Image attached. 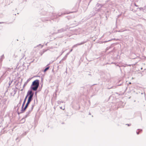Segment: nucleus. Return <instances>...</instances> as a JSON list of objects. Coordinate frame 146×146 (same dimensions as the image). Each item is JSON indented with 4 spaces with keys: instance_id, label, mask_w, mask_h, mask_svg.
<instances>
[{
    "instance_id": "obj_46",
    "label": "nucleus",
    "mask_w": 146,
    "mask_h": 146,
    "mask_svg": "<svg viewBox=\"0 0 146 146\" xmlns=\"http://www.w3.org/2000/svg\"><path fill=\"white\" fill-rule=\"evenodd\" d=\"M60 102H62V103H63V101H61Z\"/></svg>"
},
{
    "instance_id": "obj_23",
    "label": "nucleus",
    "mask_w": 146,
    "mask_h": 146,
    "mask_svg": "<svg viewBox=\"0 0 146 146\" xmlns=\"http://www.w3.org/2000/svg\"><path fill=\"white\" fill-rule=\"evenodd\" d=\"M32 78H29L27 80V82H29L30 81V80L32 79Z\"/></svg>"
},
{
    "instance_id": "obj_11",
    "label": "nucleus",
    "mask_w": 146,
    "mask_h": 146,
    "mask_svg": "<svg viewBox=\"0 0 146 146\" xmlns=\"http://www.w3.org/2000/svg\"><path fill=\"white\" fill-rule=\"evenodd\" d=\"M66 30V29H64V28H62L60 29L59 30H58V33H61L62 32L65 31Z\"/></svg>"
},
{
    "instance_id": "obj_33",
    "label": "nucleus",
    "mask_w": 146,
    "mask_h": 146,
    "mask_svg": "<svg viewBox=\"0 0 146 146\" xmlns=\"http://www.w3.org/2000/svg\"><path fill=\"white\" fill-rule=\"evenodd\" d=\"M27 84H26V83H25L24 85H23V87H24Z\"/></svg>"
},
{
    "instance_id": "obj_9",
    "label": "nucleus",
    "mask_w": 146,
    "mask_h": 146,
    "mask_svg": "<svg viewBox=\"0 0 146 146\" xmlns=\"http://www.w3.org/2000/svg\"><path fill=\"white\" fill-rule=\"evenodd\" d=\"M49 65V64H47L46 67H45V68L43 72H46L49 69L50 66H48V65Z\"/></svg>"
},
{
    "instance_id": "obj_22",
    "label": "nucleus",
    "mask_w": 146,
    "mask_h": 146,
    "mask_svg": "<svg viewBox=\"0 0 146 146\" xmlns=\"http://www.w3.org/2000/svg\"><path fill=\"white\" fill-rule=\"evenodd\" d=\"M143 7H141L140 8H138L137 9H139V10L140 11H142V9H143Z\"/></svg>"
},
{
    "instance_id": "obj_10",
    "label": "nucleus",
    "mask_w": 146,
    "mask_h": 146,
    "mask_svg": "<svg viewBox=\"0 0 146 146\" xmlns=\"http://www.w3.org/2000/svg\"><path fill=\"white\" fill-rule=\"evenodd\" d=\"M6 72H5L4 73H3V74L2 75V76H1L0 78V81L1 80H2L4 79L5 78V77L6 76V75H5V74L6 73Z\"/></svg>"
},
{
    "instance_id": "obj_13",
    "label": "nucleus",
    "mask_w": 146,
    "mask_h": 146,
    "mask_svg": "<svg viewBox=\"0 0 146 146\" xmlns=\"http://www.w3.org/2000/svg\"><path fill=\"white\" fill-rule=\"evenodd\" d=\"M27 98L28 97H27V96H25L24 99V100L23 101V103L22 104V105H23V107H24V106H25V103L26 102V100Z\"/></svg>"
},
{
    "instance_id": "obj_24",
    "label": "nucleus",
    "mask_w": 146,
    "mask_h": 146,
    "mask_svg": "<svg viewBox=\"0 0 146 146\" xmlns=\"http://www.w3.org/2000/svg\"><path fill=\"white\" fill-rule=\"evenodd\" d=\"M20 137H17L16 139V140L17 141V139H19V141H20Z\"/></svg>"
},
{
    "instance_id": "obj_58",
    "label": "nucleus",
    "mask_w": 146,
    "mask_h": 146,
    "mask_svg": "<svg viewBox=\"0 0 146 146\" xmlns=\"http://www.w3.org/2000/svg\"><path fill=\"white\" fill-rule=\"evenodd\" d=\"M0 99H1L0 98Z\"/></svg>"
},
{
    "instance_id": "obj_47",
    "label": "nucleus",
    "mask_w": 146,
    "mask_h": 146,
    "mask_svg": "<svg viewBox=\"0 0 146 146\" xmlns=\"http://www.w3.org/2000/svg\"><path fill=\"white\" fill-rule=\"evenodd\" d=\"M60 109H62V107H60Z\"/></svg>"
},
{
    "instance_id": "obj_7",
    "label": "nucleus",
    "mask_w": 146,
    "mask_h": 146,
    "mask_svg": "<svg viewBox=\"0 0 146 146\" xmlns=\"http://www.w3.org/2000/svg\"><path fill=\"white\" fill-rule=\"evenodd\" d=\"M103 6V5L98 3L96 5V7H99V8H98L97 9V10H96L97 11L96 12V13H97L98 12L100 11V8H101Z\"/></svg>"
},
{
    "instance_id": "obj_8",
    "label": "nucleus",
    "mask_w": 146,
    "mask_h": 146,
    "mask_svg": "<svg viewBox=\"0 0 146 146\" xmlns=\"http://www.w3.org/2000/svg\"><path fill=\"white\" fill-rule=\"evenodd\" d=\"M27 101V103L29 104H30L31 101L33 100V98L28 97Z\"/></svg>"
},
{
    "instance_id": "obj_31",
    "label": "nucleus",
    "mask_w": 146,
    "mask_h": 146,
    "mask_svg": "<svg viewBox=\"0 0 146 146\" xmlns=\"http://www.w3.org/2000/svg\"><path fill=\"white\" fill-rule=\"evenodd\" d=\"M110 48V47H107V48H106V50H109V48Z\"/></svg>"
},
{
    "instance_id": "obj_35",
    "label": "nucleus",
    "mask_w": 146,
    "mask_h": 146,
    "mask_svg": "<svg viewBox=\"0 0 146 146\" xmlns=\"http://www.w3.org/2000/svg\"><path fill=\"white\" fill-rule=\"evenodd\" d=\"M123 31H124L119 30L118 31L119 32H123Z\"/></svg>"
},
{
    "instance_id": "obj_48",
    "label": "nucleus",
    "mask_w": 146,
    "mask_h": 146,
    "mask_svg": "<svg viewBox=\"0 0 146 146\" xmlns=\"http://www.w3.org/2000/svg\"><path fill=\"white\" fill-rule=\"evenodd\" d=\"M61 61H62V60H61V61H60V62H59V63H61Z\"/></svg>"
},
{
    "instance_id": "obj_34",
    "label": "nucleus",
    "mask_w": 146,
    "mask_h": 146,
    "mask_svg": "<svg viewBox=\"0 0 146 146\" xmlns=\"http://www.w3.org/2000/svg\"><path fill=\"white\" fill-rule=\"evenodd\" d=\"M17 90H14V94H16V92H17Z\"/></svg>"
},
{
    "instance_id": "obj_1",
    "label": "nucleus",
    "mask_w": 146,
    "mask_h": 146,
    "mask_svg": "<svg viewBox=\"0 0 146 146\" xmlns=\"http://www.w3.org/2000/svg\"><path fill=\"white\" fill-rule=\"evenodd\" d=\"M45 8H44L41 10V11L40 12V14L42 15H46L47 16L50 15V14H51L50 13L48 12L47 11H46ZM70 13H71V12H69L68 11L65 12L64 13H62L61 14H52V15L50 17V16L48 17H49L44 18H42V20L43 22H45L46 21H50V19H51L53 20V21H55L54 19H56L59 17L62 16L66 14H69Z\"/></svg>"
},
{
    "instance_id": "obj_30",
    "label": "nucleus",
    "mask_w": 146,
    "mask_h": 146,
    "mask_svg": "<svg viewBox=\"0 0 146 146\" xmlns=\"http://www.w3.org/2000/svg\"><path fill=\"white\" fill-rule=\"evenodd\" d=\"M37 93V91H36V92H35V96H36Z\"/></svg>"
},
{
    "instance_id": "obj_41",
    "label": "nucleus",
    "mask_w": 146,
    "mask_h": 146,
    "mask_svg": "<svg viewBox=\"0 0 146 146\" xmlns=\"http://www.w3.org/2000/svg\"><path fill=\"white\" fill-rule=\"evenodd\" d=\"M64 52V51L62 52H61V54H60V55H61Z\"/></svg>"
},
{
    "instance_id": "obj_55",
    "label": "nucleus",
    "mask_w": 146,
    "mask_h": 146,
    "mask_svg": "<svg viewBox=\"0 0 146 146\" xmlns=\"http://www.w3.org/2000/svg\"><path fill=\"white\" fill-rule=\"evenodd\" d=\"M129 84H131V82H130V83H129Z\"/></svg>"
},
{
    "instance_id": "obj_53",
    "label": "nucleus",
    "mask_w": 146,
    "mask_h": 146,
    "mask_svg": "<svg viewBox=\"0 0 146 146\" xmlns=\"http://www.w3.org/2000/svg\"><path fill=\"white\" fill-rule=\"evenodd\" d=\"M107 64H108V63H107Z\"/></svg>"
},
{
    "instance_id": "obj_25",
    "label": "nucleus",
    "mask_w": 146,
    "mask_h": 146,
    "mask_svg": "<svg viewBox=\"0 0 146 146\" xmlns=\"http://www.w3.org/2000/svg\"><path fill=\"white\" fill-rule=\"evenodd\" d=\"M60 103H61V102L59 101H58L57 102V103L58 104V105H59V104H60Z\"/></svg>"
},
{
    "instance_id": "obj_4",
    "label": "nucleus",
    "mask_w": 146,
    "mask_h": 146,
    "mask_svg": "<svg viewBox=\"0 0 146 146\" xmlns=\"http://www.w3.org/2000/svg\"><path fill=\"white\" fill-rule=\"evenodd\" d=\"M34 105H32V106L30 108H29L28 111H27L26 113V114L24 116L23 118H26L31 113V111L33 110L34 107Z\"/></svg>"
},
{
    "instance_id": "obj_29",
    "label": "nucleus",
    "mask_w": 146,
    "mask_h": 146,
    "mask_svg": "<svg viewBox=\"0 0 146 146\" xmlns=\"http://www.w3.org/2000/svg\"><path fill=\"white\" fill-rule=\"evenodd\" d=\"M126 125H127L128 126H129L131 125V124H126Z\"/></svg>"
},
{
    "instance_id": "obj_28",
    "label": "nucleus",
    "mask_w": 146,
    "mask_h": 146,
    "mask_svg": "<svg viewBox=\"0 0 146 146\" xmlns=\"http://www.w3.org/2000/svg\"><path fill=\"white\" fill-rule=\"evenodd\" d=\"M21 102H22V100L21 99H20V101L19 104L21 105Z\"/></svg>"
},
{
    "instance_id": "obj_57",
    "label": "nucleus",
    "mask_w": 146,
    "mask_h": 146,
    "mask_svg": "<svg viewBox=\"0 0 146 146\" xmlns=\"http://www.w3.org/2000/svg\"><path fill=\"white\" fill-rule=\"evenodd\" d=\"M141 119H142V117H141Z\"/></svg>"
},
{
    "instance_id": "obj_21",
    "label": "nucleus",
    "mask_w": 146,
    "mask_h": 146,
    "mask_svg": "<svg viewBox=\"0 0 146 146\" xmlns=\"http://www.w3.org/2000/svg\"><path fill=\"white\" fill-rule=\"evenodd\" d=\"M13 82V81L12 80V81H10L9 83V86H10L11 85V83H12V82Z\"/></svg>"
},
{
    "instance_id": "obj_39",
    "label": "nucleus",
    "mask_w": 146,
    "mask_h": 146,
    "mask_svg": "<svg viewBox=\"0 0 146 146\" xmlns=\"http://www.w3.org/2000/svg\"><path fill=\"white\" fill-rule=\"evenodd\" d=\"M28 82H27V81L26 82H25V83H26V84H27Z\"/></svg>"
},
{
    "instance_id": "obj_16",
    "label": "nucleus",
    "mask_w": 146,
    "mask_h": 146,
    "mask_svg": "<svg viewBox=\"0 0 146 146\" xmlns=\"http://www.w3.org/2000/svg\"><path fill=\"white\" fill-rule=\"evenodd\" d=\"M69 53H67L64 56V57L62 59V60H66L67 57V55L69 54Z\"/></svg>"
},
{
    "instance_id": "obj_36",
    "label": "nucleus",
    "mask_w": 146,
    "mask_h": 146,
    "mask_svg": "<svg viewBox=\"0 0 146 146\" xmlns=\"http://www.w3.org/2000/svg\"><path fill=\"white\" fill-rule=\"evenodd\" d=\"M111 40H108V41H104V42H108V41H111Z\"/></svg>"
},
{
    "instance_id": "obj_12",
    "label": "nucleus",
    "mask_w": 146,
    "mask_h": 146,
    "mask_svg": "<svg viewBox=\"0 0 146 146\" xmlns=\"http://www.w3.org/2000/svg\"><path fill=\"white\" fill-rule=\"evenodd\" d=\"M28 132L27 131H25V132H24L21 135H20V139H21V138L23 137Z\"/></svg>"
},
{
    "instance_id": "obj_14",
    "label": "nucleus",
    "mask_w": 146,
    "mask_h": 146,
    "mask_svg": "<svg viewBox=\"0 0 146 146\" xmlns=\"http://www.w3.org/2000/svg\"><path fill=\"white\" fill-rule=\"evenodd\" d=\"M142 131V130L141 129H137V131H136L137 134L138 135L139 134V133L141 132Z\"/></svg>"
},
{
    "instance_id": "obj_51",
    "label": "nucleus",
    "mask_w": 146,
    "mask_h": 146,
    "mask_svg": "<svg viewBox=\"0 0 146 146\" xmlns=\"http://www.w3.org/2000/svg\"><path fill=\"white\" fill-rule=\"evenodd\" d=\"M33 61H32V62H33Z\"/></svg>"
},
{
    "instance_id": "obj_15",
    "label": "nucleus",
    "mask_w": 146,
    "mask_h": 146,
    "mask_svg": "<svg viewBox=\"0 0 146 146\" xmlns=\"http://www.w3.org/2000/svg\"><path fill=\"white\" fill-rule=\"evenodd\" d=\"M4 58L5 57L4 56V54H3V55L1 56L0 58V63L2 62Z\"/></svg>"
},
{
    "instance_id": "obj_45",
    "label": "nucleus",
    "mask_w": 146,
    "mask_h": 146,
    "mask_svg": "<svg viewBox=\"0 0 146 146\" xmlns=\"http://www.w3.org/2000/svg\"><path fill=\"white\" fill-rule=\"evenodd\" d=\"M127 66H131V65L130 64H129V65H127Z\"/></svg>"
},
{
    "instance_id": "obj_49",
    "label": "nucleus",
    "mask_w": 146,
    "mask_h": 146,
    "mask_svg": "<svg viewBox=\"0 0 146 146\" xmlns=\"http://www.w3.org/2000/svg\"><path fill=\"white\" fill-rule=\"evenodd\" d=\"M114 63H113V62L111 63V64H114Z\"/></svg>"
},
{
    "instance_id": "obj_40",
    "label": "nucleus",
    "mask_w": 146,
    "mask_h": 146,
    "mask_svg": "<svg viewBox=\"0 0 146 146\" xmlns=\"http://www.w3.org/2000/svg\"><path fill=\"white\" fill-rule=\"evenodd\" d=\"M28 82H27V81L26 82H25V83H26V84H27Z\"/></svg>"
},
{
    "instance_id": "obj_50",
    "label": "nucleus",
    "mask_w": 146,
    "mask_h": 146,
    "mask_svg": "<svg viewBox=\"0 0 146 146\" xmlns=\"http://www.w3.org/2000/svg\"><path fill=\"white\" fill-rule=\"evenodd\" d=\"M142 69H143V68H141V70H142Z\"/></svg>"
},
{
    "instance_id": "obj_6",
    "label": "nucleus",
    "mask_w": 146,
    "mask_h": 146,
    "mask_svg": "<svg viewBox=\"0 0 146 146\" xmlns=\"http://www.w3.org/2000/svg\"><path fill=\"white\" fill-rule=\"evenodd\" d=\"M87 41H88V40L84 41L83 42H81L80 43H78L76 44H75L74 45L72 46V48H74L77 47L78 46L83 44H84V43H86L87 42Z\"/></svg>"
},
{
    "instance_id": "obj_52",
    "label": "nucleus",
    "mask_w": 146,
    "mask_h": 146,
    "mask_svg": "<svg viewBox=\"0 0 146 146\" xmlns=\"http://www.w3.org/2000/svg\"><path fill=\"white\" fill-rule=\"evenodd\" d=\"M89 115H91V113H89Z\"/></svg>"
},
{
    "instance_id": "obj_42",
    "label": "nucleus",
    "mask_w": 146,
    "mask_h": 146,
    "mask_svg": "<svg viewBox=\"0 0 146 146\" xmlns=\"http://www.w3.org/2000/svg\"><path fill=\"white\" fill-rule=\"evenodd\" d=\"M109 13V11H107V13Z\"/></svg>"
},
{
    "instance_id": "obj_20",
    "label": "nucleus",
    "mask_w": 146,
    "mask_h": 146,
    "mask_svg": "<svg viewBox=\"0 0 146 146\" xmlns=\"http://www.w3.org/2000/svg\"><path fill=\"white\" fill-rule=\"evenodd\" d=\"M21 106V105L18 104L17 105V108H19L20 107V106Z\"/></svg>"
},
{
    "instance_id": "obj_43",
    "label": "nucleus",
    "mask_w": 146,
    "mask_h": 146,
    "mask_svg": "<svg viewBox=\"0 0 146 146\" xmlns=\"http://www.w3.org/2000/svg\"><path fill=\"white\" fill-rule=\"evenodd\" d=\"M19 108H18L17 109V111H18V110H19Z\"/></svg>"
},
{
    "instance_id": "obj_3",
    "label": "nucleus",
    "mask_w": 146,
    "mask_h": 146,
    "mask_svg": "<svg viewBox=\"0 0 146 146\" xmlns=\"http://www.w3.org/2000/svg\"><path fill=\"white\" fill-rule=\"evenodd\" d=\"M32 89H30L27 92L26 96L27 97H30L31 98H33L34 95V92H32Z\"/></svg>"
},
{
    "instance_id": "obj_17",
    "label": "nucleus",
    "mask_w": 146,
    "mask_h": 146,
    "mask_svg": "<svg viewBox=\"0 0 146 146\" xmlns=\"http://www.w3.org/2000/svg\"><path fill=\"white\" fill-rule=\"evenodd\" d=\"M47 50H43V51L40 52L41 55H42V54L45 52Z\"/></svg>"
},
{
    "instance_id": "obj_32",
    "label": "nucleus",
    "mask_w": 146,
    "mask_h": 146,
    "mask_svg": "<svg viewBox=\"0 0 146 146\" xmlns=\"http://www.w3.org/2000/svg\"><path fill=\"white\" fill-rule=\"evenodd\" d=\"M6 23V22H0V24H3V23Z\"/></svg>"
},
{
    "instance_id": "obj_27",
    "label": "nucleus",
    "mask_w": 146,
    "mask_h": 146,
    "mask_svg": "<svg viewBox=\"0 0 146 146\" xmlns=\"http://www.w3.org/2000/svg\"><path fill=\"white\" fill-rule=\"evenodd\" d=\"M122 84H117V86H120Z\"/></svg>"
},
{
    "instance_id": "obj_5",
    "label": "nucleus",
    "mask_w": 146,
    "mask_h": 146,
    "mask_svg": "<svg viewBox=\"0 0 146 146\" xmlns=\"http://www.w3.org/2000/svg\"><path fill=\"white\" fill-rule=\"evenodd\" d=\"M29 104L27 103L25 105L24 107H23V105H22L21 109V113H24L26 109L28 107Z\"/></svg>"
},
{
    "instance_id": "obj_26",
    "label": "nucleus",
    "mask_w": 146,
    "mask_h": 146,
    "mask_svg": "<svg viewBox=\"0 0 146 146\" xmlns=\"http://www.w3.org/2000/svg\"><path fill=\"white\" fill-rule=\"evenodd\" d=\"M22 113L21 112H21H19V111H17V113L18 115H19L20 113Z\"/></svg>"
},
{
    "instance_id": "obj_38",
    "label": "nucleus",
    "mask_w": 146,
    "mask_h": 146,
    "mask_svg": "<svg viewBox=\"0 0 146 146\" xmlns=\"http://www.w3.org/2000/svg\"><path fill=\"white\" fill-rule=\"evenodd\" d=\"M134 5H135L136 6V7H138V5H136V4L135 3L134 4Z\"/></svg>"
},
{
    "instance_id": "obj_37",
    "label": "nucleus",
    "mask_w": 146,
    "mask_h": 146,
    "mask_svg": "<svg viewBox=\"0 0 146 146\" xmlns=\"http://www.w3.org/2000/svg\"><path fill=\"white\" fill-rule=\"evenodd\" d=\"M121 15V14H120V15H118V17L119 18V17Z\"/></svg>"
},
{
    "instance_id": "obj_18",
    "label": "nucleus",
    "mask_w": 146,
    "mask_h": 146,
    "mask_svg": "<svg viewBox=\"0 0 146 146\" xmlns=\"http://www.w3.org/2000/svg\"><path fill=\"white\" fill-rule=\"evenodd\" d=\"M109 15H110L109 14H107V13L106 14V20L108 18L109 16Z\"/></svg>"
},
{
    "instance_id": "obj_54",
    "label": "nucleus",
    "mask_w": 146,
    "mask_h": 146,
    "mask_svg": "<svg viewBox=\"0 0 146 146\" xmlns=\"http://www.w3.org/2000/svg\"><path fill=\"white\" fill-rule=\"evenodd\" d=\"M117 22V20L116 21V23Z\"/></svg>"
},
{
    "instance_id": "obj_2",
    "label": "nucleus",
    "mask_w": 146,
    "mask_h": 146,
    "mask_svg": "<svg viewBox=\"0 0 146 146\" xmlns=\"http://www.w3.org/2000/svg\"><path fill=\"white\" fill-rule=\"evenodd\" d=\"M39 83L40 81L36 79L34 81L31 86V89H32L34 91H36L39 87Z\"/></svg>"
},
{
    "instance_id": "obj_56",
    "label": "nucleus",
    "mask_w": 146,
    "mask_h": 146,
    "mask_svg": "<svg viewBox=\"0 0 146 146\" xmlns=\"http://www.w3.org/2000/svg\"><path fill=\"white\" fill-rule=\"evenodd\" d=\"M95 9H95V10L96 9H97V8H96Z\"/></svg>"
},
{
    "instance_id": "obj_19",
    "label": "nucleus",
    "mask_w": 146,
    "mask_h": 146,
    "mask_svg": "<svg viewBox=\"0 0 146 146\" xmlns=\"http://www.w3.org/2000/svg\"><path fill=\"white\" fill-rule=\"evenodd\" d=\"M143 9H142V11L143 12H145V11H146V8L144 7L143 8Z\"/></svg>"
},
{
    "instance_id": "obj_44",
    "label": "nucleus",
    "mask_w": 146,
    "mask_h": 146,
    "mask_svg": "<svg viewBox=\"0 0 146 146\" xmlns=\"http://www.w3.org/2000/svg\"><path fill=\"white\" fill-rule=\"evenodd\" d=\"M72 50V49H71V50H70V52H71Z\"/></svg>"
}]
</instances>
